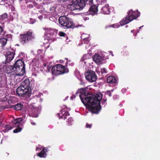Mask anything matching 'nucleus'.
I'll list each match as a JSON object with an SVG mask.
<instances>
[{
    "instance_id": "50",
    "label": "nucleus",
    "mask_w": 160,
    "mask_h": 160,
    "mask_svg": "<svg viewBox=\"0 0 160 160\" xmlns=\"http://www.w3.org/2000/svg\"><path fill=\"white\" fill-rule=\"evenodd\" d=\"M128 27V25H126V28H127V27Z\"/></svg>"
},
{
    "instance_id": "54",
    "label": "nucleus",
    "mask_w": 160,
    "mask_h": 160,
    "mask_svg": "<svg viewBox=\"0 0 160 160\" xmlns=\"http://www.w3.org/2000/svg\"><path fill=\"white\" fill-rule=\"evenodd\" d=\"M112 92H113V90H112Z\"/></svg>"
},
{
    "instance_id": "3",
    "label": "nucleus",
    "mask_w": 160,
    "mask_h": 160,
    "mask_svg": "<svg viewBox=\"0 0 160 160\" xmlns=\"http://www.w3.org/2000/svg\"><path fill=\"white\" fill-rule=\"evenodd\" d=\"M35 38L34 33L31 30H29L24 34H20L19 42L21 44L25 45L32 41Z\"/></svg>"
},
{
    "instance_id": "44",
    "label": "nucleus",
    "mask_w": 160,
    "mask_h": 160,
    "mask_svg": "<svg viewBox=\"0 0 160 160\" xmlns=\"http://www.w3.org/2000/svg\"><path fill=\"white\" fill-rule=\"evenodd\" d=\"M38 18H39L40 19H41L42 18V16L41 15V16H39L38 17Z\"/></svg>"
},
{
    "instance_id": "18",
    "label": "nucleus",
    "mask_w": 160,
    "mask_h": 160,
    "mask_svg": "<svg viewBox=\"0 0 160 160\" xmlns=\"http://www.w3.org/2000/svg\"><path fill=\"white\" fill-rule=\"evenodd\" d=\"M22 121V119L21 118H18L14 120L12 122V123L13 124V126H15L18 127L19 126L20 123Z\"/></svg>"
},
{
    "instance_id": "20",
    "label": "nucleus",
    "mask_w": 160,
    "mask_h": 160,
    "mask_svg": "<svg viewBox=\"0 0 160 160\" xmlns=\"http://www.w3.org/2000/svg\"><path fill=\"white\" fill-rule=\"evenodd\" d=\"M23 105L20 103H18L13 106L12 107L15 110L19 111L21 110L23 107Z\"/></svg>"
},
{
    "instance_id": "25",
    "label": "nucleus",
    "mask_w": 160,
    "mask_h": 160,
    "mask_svg": "<svg viewBox=\"0 0 160 160\" xmlns=\"http://www.w3.org/2000/svg\"><path fill=\"white\" fill-rule=\"evenodd\" d=\"M0 25V35L4 31V22H3L1 23Z\"/></svg>"
},
{
    "instance_id": "23",
    "label": "nucleus",
    "mask_w": 160,
    "mask_h": 160,
    "mask_svg": "<svg viewBox=\"0 0 160 160\" xmlns=\"http://www.w3.org/2000/svg\"><path fill=\"white\" fill-rule=\"evenodd\" d=\"M44 150L42 151L38 154V156L40 158H45L46 154H45V153L43 152Z\"/></svg>"
},
{
    "instance_id": "35",
    "label": "nucleus",
    "mask_w": 160,
    "mask_h": 160,
    "mask_svg": "<svg viewBox=\"0 0 160 160\" xmlns=\"http://www.w3.org/2000/svg\"><path fill=\"white\" fill-rule=\"evenodd\" d=\"M107 0H99V2L101 4H103L107 2Z\"/></svg>"
},
{
    "instance_id": "30",
    "label": "nucleus",
    "mask_w": 160,
    "mask_h": 160,
    "mask_svg": "<svg viewBox=\"0 0 160 160\" xmlns=\"http://www.w3.org/2000/svg\"><path fill=\"white\" fill-rule=\"evenodd\" d=\"M22 129L21 128L18 127V128H16L15 130L13 131V132L14 133H17L20 132Z\"/></svg>"
},
{
    "instance_id": "46",
    "label": "nucleus",
    "mask_w": 160,
    "mask_h": 160,
    "mask_svg": "<svg viewBox=\"0 0 160 160\" xmlns=\"http://www.w3.org/2000/svg\"><path fill=\"white\" fill-rule=\"evenodd\" d=\"M143 26H142L140 27L139 28V29H140L142 28V27H143Z\"/></svg>"
},
{
    "instance_id": "41",
    "label": "nucleus",
    "mask_w": 160,
    "mask_h": 160,
    "mask_svg": "<svg viewBox=\"0 0 160 160\" xmlns=\"http://www.w3.org/2000/svg\"><path fill=\"white\" fill-rule=\"evenodd\" d=\"M29 8H32L33 7V4H30L28 5V6Z\"/></svg>"
},
{
    "instance_id": "8",
    "label": "nucleus",
    "mask_w": 160,
    "mask_h": 160,
    "mask_svg": "<svg viewBox=\"0 0 160 160\" xmlns=\"http://www.w3.org/2000/svg\"><path fill=\"white\" fill-rule=\"evenodd\" d=\"M8 68L11 72H14L16 75L19 76H23L25 72V66H23L22 68L13 67L12 66H9Z\"/></svg>"
},
{
    "instance_id": "27",
    "label": "nucleus",
    "mask_w": 160,
    "mask_h": 160,
    "mask_svg": "<svg viewBox=\"0 0 160 160\" xmlns=\"http://www.w3.org/2000/svg\"><path fill=\"white\" fill-rule=\"evenodd\" d=\"M4 57L3 56H0V63L6 64V62L4 60Z\"/></svg>"
},
{
    "instance_id": "51",
    "label": "nucleus",
    "mask_w": 160,
    "mask_h": 160,
    "mask_svg": "<svg viewBox=\"0 0 160 160\" xmlns=\"http://www.w3.org/2000/svg\"><path fill=\"white\" fill-rule=\"evenodd\" d=\"M46 65V64H45V65H44V66H45Z\"/></svg>"
},
{
    "instance_id": "28",
    "label": "nucleus",
    "mask_w": 160,
    "mask_h": 160,
    "mask_svg": "<svg viewBox=\"0 0 160 160\" xmlns=\"http://www.w3.org/2000/svg\"><path fill=\"white\" fill-rule=\"evenodd\" d=\"M12 128V127L9 125H6L5 127V131L4 132H7L8 130L11 129Z\"/></svg>"
},
{
    "instance_id": "49",
    "label": "nucleus",
    "mask_w": 160,
    "mask_h": 160,
    "mask_svg": "<svg viewBox=\"0 0 160 160\" xmlns=\"http://www.w3.org/2000/svg\"><path fill=\"white\" fill-rule=\"evenodd\" d=\"M92 0H90L89 2H92Z\"/></svg>"
},
{
    "instance_id": "7",
    "label": "nucleus",
    "mask_w": 160,
    "mask_h": 160,
    "mask_svg": "<svg viewBox=\"0 0 160 160\" xmlns=\"http://www.w3.org/2000/svg\"><path fill=\"white\" fill-rule=\"evenodd\" d=\"M17 95L21 97H29L31 94V91H30L28 88L20 86L18 87L16 90Z\"/></svg>"
},
{
    "instance_id": "2",
    "label": "nucleus",
    "mask_w": 160,
    "mask_h": 160,
    "mask_svg": "<svg viewBox=\"0 0 160 160\" xmlns=\"http://www.w3.org/2000/svg\"><path fill=\"white\" fill-rule=\"evenodd\" d=\"M128 15L120 22L121 25H123L131 22L134 19H136L140 14V13L138 11H133L131 9L127 13Z\"/></svg>"
},
{
    "instance_id": "40",
    "label": "nucleus",
    "mask_w": 160,
    "mask_h": 160,
    "mask_svg": "<svg viewBox=\"0 0 160 160\" xmlns=\"http://www.w3.org/2000/svg\"><path fill=\"white\" fill-rule=\"evenodd\" d=\"M30 122H31V124H32V125L35 126V125H36V123L35 122H34L33 121V120H30Z\"/></svg>"
},
{
    "instance_id": "6",
    "label": "nucleus",
    "mask_w": 160,
    "mask_h": 160,
    "mask_svg": "<svg viewBox=\"0 0 160 160\" xmlns=\"http://www.w3.org/2000/svg\"><path fill=\"white\" fill-rule=\"evenodd\" d=\"M78 2H72V4L67 5L68 8L71 11L76 10H82L85 6V4L83 0H78Z\"/></svg>"
},
{
    "instance_id": "36",
    "label": "nucleus",
    "mask_w": 160,
    "mask_h": 160,
    "mask_svg": "<svg viewBox=\"0 0 160 160\" xmlns=\"http://www.w3.org/2000/svg\"><path fill=\"white\" fill-rule=\"evenodd\" d=\"M50 11H51L50 12L53 13L54 12L55 10V8L54 7H51L50 8Z\"/></svg>"
},
{
    "instance_id": "24",
    "label": "nucleus",
    "mask_w": 160,
    "mask_h": 160,
    "mask_svg": "<svg viewBox=\"0 0 160 160\" xmlns=\"http://www.w3.org/2000/svg\"><path fill=\"white\" fill-rule=\"evenodd\" d=\"M85 34H82L81 36V38L82 39L84 42H86V43H88V37L85 38Z\"/></svg>"
},
{
    "instance_id": "45",
    "label": "nucleus",
    "mask_w": 160,
    "mask_h": 160,
    "mask_svg": "<svg viewBox=\"0 0 160 160\" xmlns=\"http://www.w3.org/2000/svg\"><path fill=\"white\" fill-rule=\"evenodd\" d=\"M33 117H35V118H37L38 117V115H35L34 116H33Z\"/></svg>"
},
{
    "instance_id": "21",
    "label": "nucleus",
    "mask_w": 160,
    "mask_h": 160,
    "mask_svg": "<svg viewBox=\"0 0 160 160\" xmlns=\"http://www.w3.org/2000/svg\"><path fill=\"white\" fill-rule=\"evenodd\" d=\"M119 26V25L117 24H114L112 25H108L105 27V30L106 31H109L110 28H118Z\"/></svg>"
},
{
    "instance_id": "38",
    "label": "nucleus",
    "mask_w": 160,
    "mask_h": 160,
    "mask_svg": "<svg viewBox=\"0 0 160 160\" xmlns=\"http://www.w3.org/2000/svg\"><path fill=\"white\" fill-rule=\"evenodd\" d=\"M92 124H89L87 123L86 125V127L87 128H91Z\"/></svg>"
},
{
    "instance_id": "13",
    "label": "nucleus",
    "mask_w": 160,
    "mask_h": 160,
    "mask_svg": "<svg viewBox=\"0 0 160 160\" xmlns=\"http://www.w3.org/2000/svg\"><path fill=\"white\" fill-rule=\"evenodd\" d=\"M59 118L64 119V120L67 118V116H69L70 115L68 111H65V109H63L61 111V115H60V114L59 113Z\"/></svg>"
},
{
    "instance_id": "42",
    "label": "nucleus",
    "mask_w": 160,
    "mask_h": 160,
    "mask_svg": "<svg viewBox=\"0 0 160 160\" xmlns=\"http://www.w3.org/2000/svg\"><path fill=\"white\" fill-rule=\"evenodd\" d=\"M69 1L71 2H78L77 1L78 0H68Z\"/></svg>"
},
{
    "instance_id": "32",
    "label": "nucleus",
    "mask_w": 160,
    "mask_h": 160,
    "mask_svg": "<svg viewBox=\"0 0 160 160\" xmlns=\"http://www.w3.org/2000/svg\"><path fill=\"white\" fill-rule=\"evenodd\" d=\"M73 122L72 119V118H69L67 122L69 125H71L72 122Z\"/></svg>"
},
{
    "instance_id": "19",
    "label": "nucleus",
    "mask_w": 160,
    "mask_h": 160,
    "mask_svg": "<svg viewBox=\"0 0 160 160\" xmlns=\"http://www.w3.org/2000/svg\"><path fill=\"white\" fill-rule=\"evenodd\" d=\"M107 82L111 84L115 83L117 82L116 80L115 77L112 76L108 77L107 78Z\"/></svg>"
},
{
    "instance_id": "15",
    "label": "nucleus",
    "mask_w": 160,
    "mask_h": 160,
    "mask_svg": "<svg viewBox=\"0 0 160 160\" xmlns=\"http://www.w3.org/2000/svg\"><path fill=\"white\" fill-rule=\"evenodd\" d=\"M23 66H25L24 62L22 59H18L16 61L12 67H17V68H18V67L22 68Z\"/></svg>"
},
{
    "instance_id": "47",
    "label": "nucleus",
    "mask_w": 160,
    "mask_h": 160,
    "mask_svg": "<svg viewBox=\"0 0 160 160\" xmlns=\"http://www.w3.org/2000/svg\"><path fill=\"white\" fill-rule=\"evenodd\" d=\"M39 149V148H36V151H37L38 150V149Z\"/></svg>"
},
{
    "instance_id": "26",
    "label": "nucleus",
    "mask_w": 160,
    "mask_h": 160,
    "mask_svg": "<svg viewBox=\"0 0 160 160\" xmlns=\"http://www.w3.org/2000/svg\"><path fill=\"white\" fill-rule=\"evenodd\" d=\"M47 39L48 40V42L49 43H51L52 42H53L56 40V38H53L52 37H48Z\"/></svg>"
},
{
    "instance_id": "16",
    "label": "nucleus",
    "mask_w": 160,
    "mask_h": 160,
    "mask_svg": "<svg viewBox=\"0 0 160 160\" xmlns=\"http://www.w3.org/2000/svg\"><path fill=\"white\" fill-rule=\"evenodd\" d=\"M93 61L97 63L98 64L102 62V58L99 54H95L93 57Z\"/></svg>"
},
{
    "instance_id": "10",
    "label": "nucleus",
    "mask_w": 160,
    "mask_h": 160,
    "mask_svg": "<svg viewBox=\"0 0 160 160\" xmlns=\"http://www.w3.org/2000/svg\"><path fill=\"white\" fill-rule=\"evenodd\" d=\"M43 29L45 31V35H49L51 36H56L58 32V30L55 29L44 27Z\"/></svg>"
},
{
    "instance_id": "14",
    "label": "nucleus",
    "mask_w": 160,
    "mask_h": 160,
    "mask_svg": "<svg viewBox=\"0 0 160 160\" xmlns=\"http://www.w3.org/2000/svg\"><path fill=\"white\" fill-rule=\"evenodd\" d=\"M30 82L29 79H27L22 82L21 86L27 88H28L29 90L31 91V88L30 86Z\"/></svg>"
},
{
    "instance_id": "43",
    "label": "nucleus",
    "mask_w": 160,
    "mask_h": 160,
    "mask_svg": "<svg viewBox=\"0 0 160 160\" xmlns=\"http://www.w3.org/2000/svg\"><path fill=\"white\" fill-rule=\"evenodd\" d=\"M102 101H103V102H102V103L103 104H104L105 103V102L106 101H107V99H105V100H104V99H102Z\"/></svg>"
},
{
    "instance_id": "9",
    "label": "nucleus",
    "mask_w": 160,
    "mask_h": 160,
    "mask_svg": "<svg viewBox=\"0 0 160 160\" xmlns=\"http://www.w3.org/2000/svg\"><path fill=\"white\" fill-rule=\"evenodd\" d=\"M86 79L90 82L95 81L97 79V76L95 72L91 70H88L85 73Z\"/></svg>"
},
{
    "instance_id": "4",
    "label": "nucleus",
    "mask_w": 160,
    "mask_h": 160,
    "mask_svg": "<svg viewBox=\"0 0 160 160\" xmlns=\"http://www.w3.org/2000/svg\"><path fill=\"white\" fill-rule=\"evenodd\" d=\"M66 67H67V65L65 66L60 64L53 66L51 69L52 75L58 76L68 72L69 70Z\"/></svg>"
},
{
    "instance_id": "48",
    "label": "nucleus",
    "mask_w": 160,
    "mask_h": 160,
    "mask_svg": "<svg viewBox=\"0 0 160 160\" xmlns=\"http://www.w3.org/2000/svg\"><path fill=\"white\" fill-rule=\"evenodd\" d=\"M74 96V98H75V96L74 95H73L72 96V97H71V98H72Z\"/></svg>"
},
{
    "instance_id": "1",
    "label": "nucleus",
    "mask_w": 160,
    "mask_h": 160,
    "mask_svg": "<svg viewBox=\"0 0 160 160\" xmlns=\"http://www.w3.org/2000/svg\"><path fill=\"white\" fill-rule=\"evenodd\" d=\"M80 93L79 96L82 103L86 108L92 113L98 114L101 110L100 102L102 98V95L93 94L91 96L87 95L86 89L82 88L78 89L76 94Z\"/></svg>"
},
{
    "instance_id": "31",
    "label": "nucleus",
    "mask_w": 160,
    "mask_h": 160,
    "mask_svg": "<svg viewBox=\"0 0 160 160\" xmlns=\"http://www.w3.org/2000/svg\"><path fill=\"white\" fill-rule=\"evenodd\" d=\"M58 35L61 37H65L66 36H67V34L63 32H59Z\"/></svg>"
},
{
    "instance_id": "37",
    "label": "nucleus",
    "mask_w": 160,
    "mask_h": 160,
    "mask_svg": "<svg viewBox=\"0 0 160 160\" xmlns=\"http://www.w3.org/2000/svg\"><path fill=\"white\" fill-rule=\"evenodd\" d=\"M106 94L108 95L109 97H111L112 96L111 92V91L110 90H108L106 92Z\"/></svg>"
},
{
    "instance_id": "5",
    "label": "nucleus",
    "mask_w": 160,
    "mask_h": 160,
    "mask_svg": "<svg viewBox=\"0 0 160 160\" xmlns=\"http://www.w3.org/2000/svg\"><path fill=\"white\" fill-rule=\"evenodd\" d=\"M59 22L61 25L64 28H71L73 29L75 28L73 22L71 19L65 16H62L59 18Z\"/></svg>"
},
{
    "instance_id": "11",
    "label": "nucleus",
    "mask_w": 160,
    "mask_h": 160,
    "mask_svg": "<svg viewBox=\"0 0 160 160\" xmlns=\"http://www.w3.org/2000/svg\"><path fill=\"white\" fill-rule=\"evenodd\" d=\"M15 51H8L7 52L5 55L6 62L8 63L13 58L15 55Z\"/></svg>"
},
{
    "instance_id": "22",
    "label": "nucleus",
    "mask_w": 160,
    "mask_h": 160,
    "mask_svg": "<svg viewBox=\"0 0 160 160\" xmlns=\"http://www.w3.org/2000/svg\"><path fill=\"white\" fill-rule=\"evenodd\" d=\"M8 41L7 39L3 38L0 39V43L2 44V46H4L7 43Z\"/></svg>"
},
{
    "instance_id": "33",
    "label": "nucleus",
    "mask_w": 160,
    "mask_h": 160,
    "mask_svg": "<svg viewBox=\"0 0 160 160\" xmlns=\"http://www.w3.org/2000/svg\"><path fill=\"white\" fill-rule=\"evenodd\" d=\"M18 56L21 58V59H22V58H23L24 57L25 54L23 52H21L20 53Z\"/></svg>"
},
{
    "instance_id": "55",
    "label": "nucleus",
    "mask_w": 160,
    "mask_h": 160,
    "mask_svg": "<svg viewBox=\"0 0 160 160\" xmlns=\"http://www.w3.org/2000/svg\"><path fill=\"white\" fill-rule=\"evenodd\" d=\"M57 0L58 2V0Z\"/></svg>"
},
{
    "instance_id": "34",
    "label": "nucleus",
    "mask_w": 160,
    "mask_h": 160,
    "mask_svg": "<svg viewBox=\"0 0 160 160\" xmlns=\"http://www.w3.org/2000/svg\"><path fill=\"white\" fill-rule=\"evenodd\" d=\"M107 72V70L105 68L101 69V74H103L104 73H106Z\"/></svg>"
},
{
    "instance_id": "52",
    "label": "nucleus",
    "mask_w": 160,
    "mask_h": 160,
    "mask_svg": "<svg viewBox=\"0 0 160 160\" xmlns=\"http://www.w3.org/2000/svg\"><path fill=\"white\" fill-rule=\"evenodd\" d=\"M46 65V64H45V65H44V66H45Z\"/></svg>"
},
{
    "instance_id": "29",
    "label": "nucleus",
    "mask_w": 160,
    "mask_h": 160,
    "mask_svg": "<svg viewBox=\"0 0 160 160\" xmlns=\"http://www.w3.org/2000/svg\"><path fill=\"white\" fill-rule=\"evenodd\" d=\"M8 15L6 13H5L2 14V15L0 16V19L3 20L7 18Z\"/></svg>"
},
{
    "instance_id": "53",
    "label": "nucleus",
    "mask_w": 160,
    "mask_h": 160,
    "mask_svg": "<svg viewBox=\"0 0 160 160\" xmlns=\"http://www.w3.org/2000/svg\"><path fill=\"white\" fill-rule=\"evenodd\" d=\"M46 65V64H45V65H44V66H45Z\"/></svg>"
},
{
    "instance_id": "39",
    "label": "nucleus",
    "mask_w": 160,
    "mask_h": 160,
    "mask_svg": "<svg viewBox=\"0 0 160 160\" xmlns=\"http://www.w3.org/2000/svg\"><path fill=\"white\" fill-rule=\"evenodd\" d=\"M42 150H44L43 152L45 153V154H46V153L48 152V149L47 148H44Z\"/></svg>"
},
{
    "instance_id": "17",
    "label": "nucleus",
    "mask_w": 160,
    "mask_h": 160,
    "mask_svg": "<svg viewBox=\"0 0 160 160\" xmlns=\"http://www.w3.org/2000/svg\"><path fill=\"white\" fill-rule=\"evenodd\" d=\"M102 11L104 14H108L110 12L108 4H106L102 8Z\"/></svg>"
},
{
    "instance_id": "12",
    "label": "nucleus",
    "mask_w": 160,
    "mask_h": 160,
    "mask_svg": "<svg viewBox=\"0 0 160 160\" xmlns=\"http://www.w3.org/2000/svg\"><path fill=\"white\" fill-rule=\"evenodd\" d=\"M98 6L97 5H94L91 6L88 11V14L94 16L97 14L98 11Z\"/></svg>"
}]
</instances>
